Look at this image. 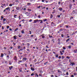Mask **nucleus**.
I'll list each match as a JSON object with an SVG mask.
<instances>
[{
	"label": "nucleus",
	"mask_w": 77,
	"mask_h": 77,
	"mask_svg": "<svg viewBox=\"0 0 77 77\" xmlns=\"http://www.w3.org/2000/svg\"><path fill=\"white\" fill-rule=\"evenodd\" d=\"M13 59L15 60V61H17V60H18V58H17V57H16V56H15L13 57Z\"/></svg>",
	"instance_id": "1"
},
{
	"label": "nucleus",
	"mask_w": 77,
	"mask_h": 77,
	"mask_svg": "<svg viewBox=\"0 0 77 77\" xmlns=\"http://www.w3.org/2000/svg\"><path fill=\"white\" fill-rule=\"evenodd\" d=\"M39 22V20H38V19H36L34 20V22L33 23H36L37 22Z\"/></svg>",
	"instance_id": "2"
},
{
	"label": "nucleus",
	"mask_w": 77,
	"mask_h": 77,
	"mask_svg": "<svg viewBox=\"0 0 77 77\" xmlns=\"http://www.w3.org/2000/svg\"><path fill=\"white\" fill-rule=\"evenodd\" d=\"M3 56H4V54L3 53H1V55L0 56V57L3 58Z\"/></svg>",
	"instance_id": "3"
},
{
	"label": "nucleus",
	"mask_w": 77,
	"mask_h": 77,
	"mask_svg": "<svg viewBox=\"0 0 77 77\" xmlns=\"http://www.w3.org/2000/svg\"><path fill=\"white\" fill-rule=\"evenodd\" d=\"M22 60L23 61H26L27 60V58L26 57H24L22 59Z\"/></svg>",
	"instance_id": "4"
},
{
	"label": "nucleus",
	"mask_w": 77,
	"mask_h": 77,
	"mask_svg": "<svg viewBox=\"0 0 77 77\" xmlns=\"http://www.w3.org/2000/svg\"><path fill=\"white\" fill-rule=\"evenodd\" d=\"M21 33L22 34H24V33H25V32H24V30L22 29L21 31Z\"/></svg>",
	"instance_id": "5"
},
{
	"label": "nucleus",
	"mask_w": 77,
	"mask_h": 77,
	"mask_svg": "<svg viewBox=\"0 0 77 77\" xmlns=\"http://www.w3.org/2000/svg\"><path fill=\"white\" fill-rule=\"evenodd\" d=\"M31 71H35V69L33 68V67H31Z\"/></svg>",
	"instance_id": "6"
},
{
	"label": "nucleus",
	"mask_w": 77,
	"mask_h": 77,
	"mask_svg": "<svg viewBox=\"0 0 77 77\" xmlns=\"http://www.w3.org/2000/svg\"><path fill=\"white\" fill-rule=\"evenodd\" d=\"M5 10H9V11H10L11 10H10V7H8L7 8H5Z\"/></svg>",
	"instance_id": "7"
},
{
	"label": "nucleus",
	"mask_w": 77,
	"mask_h": 77,
	"mask_svg": "<svg viewBox=\"0 0 77 77\" xmlns=\"http://www.w3.org/2000/svg\"><path fill=\"white\" fill-rule=\"evenodd\" d=\"M73 52L74 53H77V49H75V50H74V51H73Z\"/></svg>",
	"instance_id": "8"
},
{
	"label": "nucleus",
	"mask_w": 77,
	"mask_h": 77,
	"mask_svg": "<svg viewBox=\"0 0 77 77\" xmlns=\"http://www.w3.org/2000/svg\"><path fill=\"white\" fill-rule=\"evenodd\" d=\"M58 9L60 11H62V8L61 7L59 8Z\"/></svg>",
	"instance_id": "9"
},
{
	"label": "nucleus",
	"mask_w": 77,
	"mask_h": 77,
	"mask_svg": "<svg viewBox=\"0 0 77 77\" xmlns=\"http://www.w3.org/2000/svg\"><path fill=\"white\" fill-rule=\"evenodd\" d=\"M71 64H72V66L73 65H75V63H71Z\"/></svg>",
	"instance_id": "10"
},
{
	"label": "nucleus",
	"mask_w": 77,
	"mask_h": 77,
	"mask_svg": "<svg viewBox=\"0 0 77 77\" xmlns=\"http://www.w3.org/2000/svg\"><path fill=\"white\" fill-rule=\"evenodd\" d=\"M53 14H51V16H50V18H51V19H52V18H53Z\"/></svg>",
	"instance_id": "11"
},
{
	"label": "nucleus",
	"mask_w": 77,
	"mask_h": 77,
	"mask_svg": "<svg viewBox=\"0 0 77 77\" xmlns=\"http://www.w3.org/2000/svg\"><path fill=\"white\" fill-rule=\"evenodd\" d=\"M67 48H68L69 49H71V46L69 45V46L67 47Z\"/></svg>",
	"instance_id": "12"
},
{
	"label": "nucleus",
	"mask_w": 77,
	"mask_h": 77,
	"mask_svg": "<svg viewBox=\"0 0 77 77\" xmlns=\"http://www.w3.org/2000/svg\"><path fill=\"white\" fill-rule=\"evenodd\" d=\"M12 68H13V66H11H11H10L9 67V69L10 70H11V69H12Z\"/></svg>",
	"instance_id": "13"
},
{
	"label": "nucleus",
	"mask_w": 77,
	"mask_h": 77,
	"mask_svg": "<svg viewBox=\"0 0 77 77\" xmlns=\"http://www.w3.org/2000/svg\"><path fill=\"white\" fill-rule=\"evenodd\" d=\"M5 12H8V11H7L6 10V9H5L3 11V12L4 13H5Z\"/></svg>",
	"instance_id": "14"
},
{
	"label": "nucleus",
	"mask_w": 77,
	"mask_h": 77,
	"mask_svg": "<svg viewBox=\"0 0 77 77\" xmlns=\"http://www.w3.org/2000/svg\"><path fill=\"white\" fill-rule=\"evenodd\" d=\"M14 39H17V35H15L14 36Z\"/></svg>",
	"instance_id": "15"
},
{
	"label": "nucleus",
	"mask_w": 77,
	"mask_h": 77,
	"mask_svg": "<svg viewBox=\"0 0 77 77\" xmlns=\"http://www.w3.org/2000/svg\"><path fill=\"white\" fill-rule=\"evenodd\" d=\"M17 16V15L16 14H14V18H16V17Z\"/></svg>",
	"instance_id": "16"
},
{
	"label": "nucleus",
	"mask_w": 77,
	"mask_h": 77,
	"mask_svg": "<svg viewBox=\"0 0 77 77\" xmlns=\"http://www.w3.org/2000/svg\"><path fill=\"white\" fill-rule=\"evenodd\" d=\"M35 75H36V77H39V76L38 75L37 73H35Z\"/></svg>",
	"instance_id": "17"
},
{
	"label": "nucleus",
	"mask_w": 77,
	"mask_h": 77,
	"mask_svg": "<svg viewBox=\"0 0 77 77\" xmlns=\"http://www.w3.org/2000/svg\"><path fill=\"white\" fill-rule=\"evenodd\" d=\"M22 60H20V61H18V64H20V63H21V62H22Z\"/></svg>",
	"instance_id": "18"
},
{
	"label": "nucleus",
	"mask_w": 77,
	"mask_h": 77,
	"mask_svg": "<svg viewBox=\"0 0 77 77\" xmlns=\"http://www.w3.org/2000/svg\"><path fill=\"white\" fill-rule=\"evenodd\" d=\"M17 30H18V28H16L15 30H14V32H17Z\"/></svg>",
	"instance_id": "19"
},
{
	"label": "nucleus",
	"mask_w": 77,
	"mask_h": 77,
	"mask_svg": "<svg viewBox=\"0 0 77 77\" xmlns=\"http://www.w3.org/2000/svg\"><path fill=\"white\" fill-rule=\"evenodd\" d=\"M3 15H2L1 17V19H0L1 20H2L3 19Z\"/></svg>",
	"instance_id": "20"
},
{
	"label": "nucleus",
	"mask_w": 77,
	"mask_h": 77,
	"mask_svg": "<svg viewBox=\"0 0 77 77\" xmlns=\"http://www.w3.org/2000/svg\"><path fill=\"white\" fill-rule=\"evenodd\" d=\"M17 10V11H18L19 10H20V8H19V7H17L16 8Z\"/></svg>",
	"instance_id": "21"
},
{
	"label": "nucleus",
	"mask_w": 77,
	"mask_h": 77,
	"mask_svg": "<svg viewBox=\"0 0 77 77\" xmlns=\"http://www.w3.org/2000/svg\"><path fill=\"white\" fill-rule=\"evenodd\" d=\"M49 38H54V37H53L52 35L50 36V35H49Z\"/></svg>",
	"instance_id": "22"
},
{
	"label": "nucleus",
	"mask_w": 77,
	"mask_h": 77,
	"mask_svg": "<svg viewBox=\"0 0 77 77\" xmlns=\"http://www.w3.org/2000/svg\"><path fill=\"white\" fill-rule=\"evenodd\" d=\"M21 47V46H20L19 45L17 46V48H18V49H20V48Z\"/></svg>",
	"instance_id": "23"
},
{
	"label": "nucleus",
	"mask_w": 77,
	"mask_h": 77,
	"mask_svg": "<svg viewBox=\"0 0 77 77\" xmlns=\"http://www.w3.org/2000/svg\"><path fill=\"white\" fill-rule=\"evenodd\" d=\"M63 31V29H60V32H62Z\"/></svg>",
	"instance_id": "24"
},
{
	"label": "nucleus",
	"mask_w": 77,
	"mask_h": 77,
	"mask_svg": "<svg viewBox=\"0 0 77 77\" xmlns=\"http://www.w3.org/2000/svg\"><path fill=\"white\" fill-rule=\"evenodd\" d=\"M69 39H70V38H69L67 39L66 40V42H68V41H69Z\"/></svg>",
	"instance_id": "25"
},
{
	"label": "nucleus",
	"mask_w": 77,
	"mask_h": 77,
	"mask_svg": "<svg viewBox=\"0 0 77 77\" xmlns=\"http://www.w3.org/2000/svg\"><path fill=\"white\" fill-rule=\"evenodd\" d=\"M12 5H14V4H11L9 5V6H10V7H11V6H12Z\"/></svg>",
	"instance_id": "26"
},
{
	"label": "nucleus",
	"mask_w": 77,
	"mask_h": 77,
	"mask_svg": "<svg viewBox=\"0 0 77 77\" xmlns=\"http://www.w3.org/2000/svg\"><path fill=\"white\" fill-rule=\"evenodd\" d=\"M62 52L61 51H60V53L61 54V55H63V53H62Z\"/></svg>",
	"instance_id": "27"
},
{
	"label": "nucleus",
	"mask_w": 77,
	"mask_h": 77,
	"mask_svg": "<svg viewBox=\"0 0 77 77\" xmlns=\"http://www.w3.org/2000/svg\"><path fill=\"white\" fill-rule=\"evenodd\" d=\"M40 73H43V72L42 71V70H40V71H39Z\"/></svg>",
	"instance_id": "28"
},
{
	"label": "nucleus",
	"mask_w": 77,
	"mask_h": 77,
	"mask_svg": "<svg viewBox=\"0 0 77 77\" xmlns=\"http://www.w3.org/2000/svg\"><path fill=\"white\" fill-rule=\"evenodd\" d=\"M66 75H69V73H68V72H66Z\"/></svg>",
	"instance_id": "29"
},
{
	"label": "nucleus",
	"mask_w": 77,
	"mask_h": 77,
	"mask_svg": "<svg viewBox=\"0 0 77 77\" xmlns=\"http://www.w3.org/2000/svg\"><path fill=\"white\" fill-rule=\"evenodd\" d=\"M57 17L58 18H60V15H58L57 16Z\"/></svg>",
	"instance_id": "30"
},
{
	"label": "nucleus",
	"mask_w": 77,
	"mask_h": 77,
	"mask_svg": "<svg viewBox=\"0 0 77 77\" xmlns=\"http://www.w3.org/2000/svg\"><path fill=\"white\" fill-rule=\"evenodd\" d=\"M18 36L19 38H21L22 37V35H17Z\"/></svg>",
	"instance_id": "31"
},
{
	"label": "nucleus",
	"mask_w": 77,
	"mask_h": 77,
	"mask_svg": "<svg viewBox=\"0 0 77 77\" xmlns=\"http://www.w3.org/2000/svg\"><path fill=\"white\" fill-rule=\"evenodd\" d=\"M18 18L19 20H21V16H19Z\"/></svg>",
	"instance_id": "32"
},
{
	"label": "nucleus",
	"mask_w": 77,
	"mask_h": 77,
	"mask_svg": "<svg viewBox=\"0 0 77 77\" xmlns=\"http://www.w3.org/2000/svg\"><path fill=\"white\" fill-rule=\"evenodd\" d=\"M66 58H67V59H70V57L69 56H67L66 57Z\"/></svg>",
	"instance_id": "33"
},
{
	"label": "nucleus",
	"mask_w": 77,
	"mask_h": 77,
	"mask_svg": "<svg viewBox=\"0 0 77 77\" xmlns=\"http://www.w3.org/2000/svg\"><path fill=\"white\" fill-rule=\"evenodd\" d=\"M56 57L57 58L58 57V56H59V55L58 54H57V55H55Z\"/></svg>",
	"instance_id": "34"
},
{
	"label": "nucleus",
	"mask_w": 77,
	"mask_h": 77,
	"mask_svg": "<svg viewBox=\"0 0 77 77\" xmlns=\"http://www.w3.org/2000/svg\"><path fill=\"white\" fill-rule=\"evenodd\" d=\"M9 26H7V29H9Z\"/></svg>",
	"instance_id": "35"
},
{
	"label": "nucleus",
	"mask_w": 77,
	"mask_h": 77,
	"mask_svg": "<svg viewBox=\"0 0 77 77\" xmlns=\"http://www.w3.org/2000/svg\"><path fill=\"white\" fill-rule=\"evenodd\" d=\"M38 75L40 77H42V75H41V74H39Z\"/></svg>",
	"instance_id": "36"
},
{
	"label": "nucleus",
	"mask_w": 77,
	"mask_h": 77,
	"mask_svg": "<svg viewBox=\"0 0 77 77\" xmlns=\"http://www.w3.org/2000/svg\"><path fill=\"white\" fill-rule=\"evenodd\" d=\"M63 50H66V48L65 47H63Z\"/></svg>",
	"instance_id": "37"
},
{
	"label": "nucleus",
	"mask_w": 77,
	"mask_h": 77,
	"mask_svg": "<svg viewBox=\"0 0 77 77\" xmlns=\"http://www.w3.org/2000/svg\"><path fill=\"white\" fill-rule=\"evenodd\" d=\"M40 23L41 24L43 23V22L42 21V20H41V22H40Z\"/></svg>",
	"instance_id": "38"
},
{
	"label": "nucleus",
	"mask_w": 77,
	"mask_h": 77,
	"mask_svg": "<svg viewBox=\"0 0 77 77\" xmlns=\"http://www.w3.org/2000/svg\"><path fill=\"white\" fill-rule=\"evenodd\" d=\"M36 61H37V59H35L34 60V62H36Z\"/></svg>",
	"instance_id": "39"
},
{
	"label": "nucleus",
	"mask_w": 77,
	"mask_h": 77,
	"mask_svg": "<svg viewBox=\"0 0 77 77\" xmlns=\"http://www.w3.org/2000/svg\"><path fill=\"white\" fill-rule=\"evenodd\" d=\"M8 53H9L8 54V55H10V54H11V52H10V51H8Z\"/></svg>",
	"instance_id": "40"
},
{
	"label": "nucleus",
	"mask_w": 77,
	"mask_h": 77,
	"mask_svg": "<svg viewBox=\"0 0 77 77\" xmlns=\"http://www.w3.org/2000/svg\"><path fill=\"white\" fill-rule=\"evenodd\" d=\"M46 48H49L48 46V45H46Z\"/></svg>",
	"instance_id": "41"
},
{
	"label": "nucleus",
	"mask_w": 77,
	"mask_h": 77,
	"mask_svg": "<svg viewBox=\"0 0 77 77\" xmlns=\"http://www.w3.org/2000/svg\"><path fill=\"white\" fill-rule=\"evenodd\" d=\"M61 38H62V37L63 38L64 36V35H63V34H61Z\"/></svg>",
	"instance_id": "42"
},
{
	"label": "nucleus",
	"mask_w": 77,
	"mask_h": 77,
	"mask_svg": "<svg viewBox=\"0 0 77 77\" xmlns=\"http://www.w3.org/2000/svg\"><path fill=\"white\" fill-rule=\"evenodd\" d=\"M70 18V20H72V19L73 18V17H71Z\"/></svg>",
	"instance_id": "43"
},
{
	"label": "nucleus",
	"mask_w": 77,
	"mask_h": 77,
	"mask_svg": "<svg viewBox=\"0 0 77 77\" xmlns=\"http://www.w3.org/2000/svg\"><path fill=\"white\" fill-rule=\"evenodd\" d=\"M28 11H32V10H31L30 9H28Z\"/></svg>",
	"instance_id": "44"
},
{
	"label": "nucleus",
	"mask_w": 77,
	"mask_h": 77,
	"mask_svg": "<svg viewBox=\"0 0 77 77\" xmlns=\"http://www.w3.org/2000/svg\"><path fill=\"white\" fill-rule=\"evenodd\" d=\"M73 75H77V74L76 73H74L73 74Z\"/></svg>",
	"instance_id": "45"
},
{
	"label": "nucleus",
	"mask_w": 77,
	"mask_h": 77,
	"mask_svg": "<svg viewBox=\"0 0 77 77\" xmlns=\"http://www.w3.org/2000/svg\"><path fill=\"white\" fill-rule=\"evenodd\" d=\"M47 19H45L43 20V21H47Z\"/></svg>",
	"instance_id": "46"
},
{
	"label": "nucleus",
	"mask_w": 77,
	"mask_h": 77,
	"mask_svg": "<svg viewBox=\"0 0 77 77\" xmlns=\"http://www.w3.org/2000/svg\"><path fill=\"white\" fill-rule=\"evenodd\" d=\"M46 63H48V62H47L44 63V65H46Z\"/></svg>",
	"instance_id": "47"
},
{
	"label": "nucleus",
	"mask_w": 77,
	"mask_h": 77,
	"mask_svg": "<svg viewBox=\"0 0 77 77\" xmlns=\"http://www.w3.org/2000/svg\"><path fill=\"white\" fill-rule=\"evenodd\" d=\"M34 75V73H32L31 75V76H33Z\"/></svg>",
	"instance_id": "48"
},
{
	"label": "nucleus",
	"mask_w": 77,
	"mask_h": 77,
	"mask_svg": "<svg viewBox=\"0 0 77 77\" xmlns=\"http://www.w3.org/2000/svg\"><path fill=\"white\" fill-rule=\"evenodd\" d=\"M58 43L59 44H60V40L58 41Z\"/></svg>",
	"instance_id": "49"
},
{
	"label": "nucleus",
	"mask_w": 77,
	"mask_h": 77,
	"mask_svg": "<svg viewBox=\"0 0 77 77\" xmlns=\"http://www.w3.org/2000/svg\"><path fill=\"white\" fill-rule=\"evenodd\" d=\"M30 3H27V5L28 6H30Z\"/></svg>",
	"instance_id": "50"
},
{
	"label": "nucleus",
	"mask_w": 77,
	"mask_h": 77,
	"mask_svg": "<svg viewBox=\"0 0 77 77\" xmlns=\"http://www.w3.org/2000/svg\"><path fill=\"white\" fill-rule=\"evenodd\" d=\"M54 39H51V41H53V42H54Z\"/></svg>",
	"instance_id": "51"
},
{
	"label": "nucleus",
	"mask_w": 77,
	"mask_h": 77,
	"mask_svg": "<svg viewBox=\"0 0 77 77\" xmlns=\"http://www.w3.org/2000/svg\"><path fill=\"white\" fill-rule=\"evenodd\" d=\"M38 18H41V16L39 15L38 16Z\"/></svg>",
	"instance_id": "52"
},
{
	"label": "nucleus",
	"mask_w": 77,
	"mask_h": 77,
	"mask_svg": "<svg viewBox=\"0 0 77 77\" xmlns=\"http://www.w3.org/2000/svg\"><path fill=\"white\" fill-rule=\"evenodd\" d=\"M27 44L28 46H29L30 44H29V43H27Z\"/></svg>",
	"instance_id": "53"
},
{
	"label": "nucleus",
	"mask_w": 77,
	"mask_h": 77,
	"mask_svg": "<svg viewBox=\"0 0 77 77\" xmlns=\"http://www.w3.org/2000/svg\"><path fill=\"white\" fill-rule=\"evenodd\" d=\"M66 27V28H68L69 27V26H66V25L65 26Z\"/></svg>",
	"instance_id": "54"
},
{
	"label": "nucleus",
	"mask_w": 77,
	"mask_h": 77,
	"mask_svg": "<svg viewBox=\"0 0 77 77\" xmlns=\"http://www.w3.org/2000/svg\"><path fill=\"white\" fill-rule=\"evenodd\" d=\"M71 45H74V43H71L70 44Z\"/></svg>",
	"instance_id": "55"
},
{
	"label": "nucleus",
	"mask_w": 77,
	"mask_h": 77,
	"mask_svg": "<svg viewBox=\"0 0 77 77\" xmlns=\"http://www.w3.org/2000/svg\"><path fill=\"white\" fill-rule=\"evenodd\" d=\"M60 2H59L58 3V5H60Z\"/></svg>",
	"instance_id": "56"
},
{
	"label": "nucleus",
	"mask_w": 77,
	"mask_h": 77,
	"mask_svg": "<svg viewBox=\"0 0 77 77\" xmlns=\"http://www.w3.org/2000/svg\"><path fill=\"white\" fill-rule=\"evenodd\" d=\"M4 50H7V48L6 47H4Z\"/></svg>",
	"instance_id": "57"
},
{
	"label": "nucleus",
	"mask_w": 77,
	"mask_h": 77,
	"mask_svg": "<svg viewBox=\"0 0 77 77\" xmlns=\"http://www.w3.org/2000/svg\"><path fill=\"white\" fill-rule=\"evenodd\" d=\"M32 19H30V20L29 21V22H32Z\"/></svg>",
	"instance_id": "58"
},
{
	"label": "nucleus",
	"mask_w": 77,
	"mask_h": 77,
	"mask_svg": "<svg viewBox=\"0 0 77 77\" xmlns=\"http://www.w3.org/2000/svg\"><path fill=\"white\" fill-rule=\"evenodd\" d=\"M3 21H6V19L5 18H4L3 19Z\"/></svg>",
	"instance_id": "59"
},
{
	"label": "nucleus",
	"mask_w": 77,
	"mask_h": 77,
	"mask_svg": "<svg viewBox=\"0 0 77 77\" xmlns=\"http://www.w3.org/2000/svg\"><path fill=\"white\" fill-rule=\"evenodd\" d=\"M19 70L20 72H23V71L21 70L20 69H19Z\"/></svg>",
	"instance_id": "60"
},
{
	"label": "nucleus",
	"mask_w": 77,
	"mask_h": 77,
	"mask_svg": "<svg viewBox=\"0 0 77 77\" xmlns=\"http://www.w3.org/2000/svg\"><path fill=\"white\" fill-rule=\"evenodd\" d=\"M45 38V36H44V35H42V38H43V39H44V38Z\"/></svg>",
	"instance_id": "61"
},
{
	"label": "nucleus",
	"mask_w": 77,
	"mask_h": 77,
	"mask_svg": "<svg viewBox=\"0 0 77 77\" xmlns=\"http://www.w3.org/2000/svg\"><path fill=\"white\" fill-rule=\"evenodd\" d=\"M21 21H24V19H23L21 21H20V22H21Z\"/></svg>",
	"instance_id": "62"
},
{
	"label": "nucleus",
	"mask_w": 77,
	"mask_h": 77,
	"mask_svg": "<svg viewBox=\"0 0 77 77\" xmlns=\"http://www.w3.org/2000/svg\"><path fill=\"white\" fill-rule=\"evenodd\" d=\"M12 64V63H11V61H9V64L11 65Z\"/></svg>",
	"instance_id": "63"
},
{
	"label": "nucleus",
	"mask_w": 77,
	"mask_h": 77,
	"mask_svg": "<svg viewBox=\"0 0 77 77\" xmlns=\"http://www.w3.org/2000/svg\"><path fill=\"white\" fill-rule=\"evenodd\" d=\"M51 77H54V75H51Z\"/></svg>",
	"instance_id": "64"
}]
</instances>
